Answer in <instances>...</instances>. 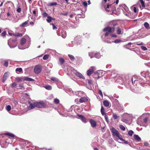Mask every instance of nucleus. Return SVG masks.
Segmentation results:
<instances>
[{
    "label": "nucleus",
    "instance_id": "obj_1",
    "mask_svg": "<svg viewBox=\"0 0 150 150\" xmlns=\"http://www.w3.org/2000/svg\"><path fill=\"white\" fill-rule=\"evenodd\" d=\"M117 24V23L114 21L111 22L110 24L111 27L108 26L103 29V31L104 32H106L105 34V36H107L110 34L111 33H113L115 30V27L116 26Z\"/></svg>",
    "mask_w": 150,
    "mask_h": 150
},
{
    "label": "nucleus",
    "instance_id": "obj_2",
    "mask_svg": "<svg viewBox=\"0 0 150 150\" xmlns=\"http://www.w3.org/2000/svg\"><path fill=\"white\" fill-rule=\"evenodd\" d=\"M112 4L111 3H108L106 5H105L104 6V8L105 10L108 12H111L113 11L112 8Z\"/></svg>",
    "mask_w": 150,
    "mask_h": 150
},
{
    "label": "nucleus",
    "instance_id": "obj_3",
    "mask_svg": "<svg viewBox=\"0 0 150 150\" xmlns=\"http://www.w3.org/2000/svg\"><path fill=\"white\" fill-rule=\"evenodd\" d=\"M42 68L39 65H37L35 66L34 69V72L36 74H39L41 71Z\"/></svg>",
    "mask_w": 150,
    "mask_h": 150
},
{
    "label": "nucleus",
    "instance_id": "obj_4",
    "mask_svg": "<svg viewBox=\"0 0 150 150\" xmlns=\"http://www.w3.org/2000/svg\"><path fill=\"white\" fill-rule=\"evenodd\" d=\"M36 107L38 108H41L45 106V104L42 101L35 102Z\"/></svg>",
    "mask_w": 150,
    "mask_h": 150
},
{
    "label": "nucleus",
    "instance_id": "obj_5",
    "mask_svg": "<svg viewBox=\"0 0 150 150\" xmlns=\"http://www.w3.org/2000/svg\"><path fill=\"white\" fill-rule=\"evenodd\" d=\"M111 131L114 135L116 136L119 138H120L119 133L116 130L114 127H112L111 129Z\"/></svg>",
    "mask_w": 150,
    "mask_h": 150
},
{
    "label": "nucleus",
    "instance_id": "obj_6",
    "mask_svg": "<svg viewBox=\"0 0 150 150\" xmlns=\"http://www.w3.org/2000/svg\"><path fill=\"white\" fill-rule=\"evenodd\" d=\"M8 34L11 36L21 37L22 36V34L21 33H16L15 34L11 33H8Z\"/></svg>",
    "mask_w": 150,
    "mask_h": 150
},
{
    "label": "nucleus",
    "instance_id": "obj_7",
    "mask_svg": "<svg viewBox=\"0 0 150 150\" xmlns=\"http://www.w3.org/2000/svg\"><path fill=\"white\" fill-rule=\"evenodd\" d=\"M116 32L117 34L120 35L123 33V30L122 29L120 28L119 27H118L116 29Z\"/></svg>",
    "mask_w": 150,
    "mask_h": 150
},
{
    "label": "nucleus",
    "instance_id": "obj_8",
    "mask_svg": "<svg viewBox=\"0 0 150 150\" xmlns=\"http://www.w3.org/2000/svg\"><path fill=\"white\" fill-rule=\"evenodd\" d=\"M94 70L93 67H92L91 69L88 70L86 72L88 76H89L91 75L94 72Z\"/></svg>",
    "mask_w": 150,
    "mask_h": 150
},
{
    "label": "nucleus",
    "instance_id": "obj_9",
    "mask_svg": "<svg viewBox=\"0 0 150 150\" xmlns=\"http://www.w3.org/2000/svg\"><path fill=\"white\" fill-rule=\"evenodd\" d=\"M90 123L93 127H95L96 126V122L93 120L91 119L90 120Z\"/></svg>",
    "mask_w": 150,
    "mask_h": 150
},
{
    "label": "nucleus",
    "instance_id": "obj_10",
    "mask_svg": "<svg viewBox=\"0 0 150 150\" xmlns=\"http://www.w3.org/2000/svg\"><path fill=\"white\" fill-rule=\"evenodd\" d=\"M8 72H6L4 74L3 80V82H4L7 78L8 76Z\"/></svg>",
    "mask_w": 150,
    "mask_h": 150
},
{
    "label": "nucleus",
    "instance_id": "obj_11",
    "mask_svg": "<svg viewBox=\"0 0 150 150\" xmlns=\"http://www.w3.org/2000/svg\"><path fill=\"white\" fill-rule=\"evenodd\" d=\"M87 100V98L85 97H83L81 98L80 99H79V102L80 103H82L83 102H85Z\"/></svg>",
    "mask_w": 150,
    "mask_h": 150
},
{
    "label": "nucleus",
    "instance_id": "obj_12",
    "mask_svg": "<svg viewBox=\"0 0 150 150\" xmlns=\"http://www.w3.org/2000/svg\"><path fill=\"white\" fill-rule=\"evenodd\" d=\"M134 139L140 142L141 140V139L140 137L138 136V135H134Z\"/></svg>",
    "mask_w": 150,
    "mask_h": 150
},
{
    "label": "nucleus",
    "instance_id": "obj_13",
    "mask_svg": "<svg viewBox=\"0 0 150 150\" xmlns=\"http://www.w3.org/2000/svg\"><path fill=\"white\" fill-rule=\"evenodd\" d=\"M54 18H52L51 16H47V21L48 22L50 23V22H51L52 20H54Z\"/></svg>",
    "mask_w": 150,
    "mask_h": 150
},
{
    "label": "nucleus",
    "instance_id": "obj_14",
    "mask_svg": "<svg viewBox=\"0 0 150 150\" xmlns=\"http://www.w3.org/2000/svg\"><path fill=\"white\" fill-rule=\"evenodd\" d=\"M35 107H36L35 103H30L29 106V108L30 109H31L34 108Z\"/></svg>",
    "mask_w": 150,
    "mask_h": 150
},
{
    "label": "nucleus",
    "instance_id": "obj_15",
    "mask_svg": "<svg viewBox=\"0 0 150 150\" xmlns=\"http://www.w3.org/2000/svg\"><path fill=\"white\" fill-rule=\"evenodd\" d=\"M16 40L14 38L13 39H10L8 41V44H9L10 43H15Z\"/></svg>",
    "mask_w": 150,
    "mask_h": 150
},
{
    "label": "nucleus",
    "instance_id": "obj_16",
    "mask_svg": "<svg viewBox=\"0 0 150 150\" xmlns=\"http://www.w3.org/2000/svg\"><path fill=\"white\" fill-rule=\"evenodd\" d=\"M79 117H80L81 120L84 122H86V119L82 115H79Z\"/></svg>",
    "mask_w": 150,
    "mask_h": 150
},
{
    "label": "nucleus",
    "instance_id": "obj_17",
    "mask_svg": "<svg viewBox=\"0 0 150 150\" xmlns=\"http://www.w3.org/2000/svg\"><path fill=\"white\" fill-rule=\"evenodd\" d=\"M28 21H25L24 22L22 23L20 27H23L24 26H26L28 23Z\"/></svg>",
    "mask_w": 150,
    "mask_h": 150
},
{
    "label": "nucleus",
    "instance_id": "obj_18",
    "mask_svg": "<svg viewBox=\"0 0 150 150\" xmlns=\"http://www.w3.org/2000/svg\"><path fill=\"white\" fill-rule=\"evenodd\" d=\"M103 103L104 105L106 107H108L109 105V103L108 101L106 100L103 101Z\"/></svg>",
    "mask_w": 150,
    "mask_h": 150
},
{
    "label": "nucleus",
    "instance_id": "obj_19",
    "mask_svg": "<svg viewBox=\"0 0 150 150\" xmlns=\"http://www.w3.org/2000/svg\"><path fill=\"white\" fill-rule=\"evenodd\" d=\"M76 75L80 78H81L83 79H85L84 77L83 76L82 74L79 72L77 73V74Z\"/></svg>",
    "mask_w": 150,
    "mask_h": 150
},
{
    "label": "nucleus",
    "instance_id": "obj_20",
    "mask_svg": "<svg viewBox=\"0 0 150 150\" xmlns=\"http://www.w3.org/2000/svg\"><path fill=\"white\" fill-rule=\"evenodd\" d=\"M26 41V39L25 38H22L21 41V45H23L25 42Z\"/></svg>",
    "mask_w": 150,
    "mask_h": 150
},
{
    "label": "nucleus",
    "instance_id": "obj_21",
    "mask_svg": "<svg viewBox=\"0 0 150 150\" xmlns=\"http://www.w3.org/2000/svg\"><path fill=\"white\" fill-rule=\"evenodd\" d=\"M144 26L147 29H148L149 28V24L146 22H145L144 23Z\"/></svg>",
    "mask_w": 150,
    "mask_h": 150
},
{
    "label": "nucleus",
    "instance_id": "obj_22",
    "mask_svg": "<svg viewBox=\"0 0 150 150\" xmlns=\"http://www.w3.org/2000/svg\"><path fill=\"white\" fill-rule=\"evenodd\" d=\"M44 87L48 90H51L52 89V87L49 85L45 86Z\"/></svg>",
    "mask_w": 150,
    "mask_h": 150
},
{
    "label": "nucleus",
    "instance_id": "obj_23",
    "mask_svg": "<svg viewBox=\"0 0 150 150\" xmlns=\"http://www.w3.org/2000/svg\"><path fill=\"white\" fill-rule=\"evenodd\" d=\"M139 1L141 3L142 6L143 8H144L145 7V5L144 1L143 0H139Z\"/></svg>",
    "mask_w": 150,
    "mask_h": 150
},
{
    "label": "nucleus",
    "instance_id": "obj_24",
    "mask_svg": "<svg viewBox=\"0 0 150 150\" xmlns=\"http://www.w3.org/2000/svg\"><path fill=\"white\" fill-rule=\"evenodd\" d=\"M88 54L91 58L94 57V54L92 52H89Z\"/></svg>",
    "mask_w": 150,
    "mask_h": 150
},
{
    "label": "nucleus",
    "instance_id": "obj_25",
    "mask_svg": "<svg viewBox=\"0 0 150 150\" xmlns=\"http://www.w3.org/2000/svg\"><path fill=\"white\" fill-rule=\"evenodd\" d=\"M131 9L133 11L134 13H136L137 11V10L136 8L134 6H132L131 7Z\"/></svg>",
    "mask_w": 150,
    "mask_h": 150
},
{
    "label": "nucleus",
    "instance_id": "obj_26",
    "mask_svg": "<svg viewBox=\"0 0 150 150\" xmlns=\"http://www.w3.org/2000/svg\"><path fill=\"white\" fill-rule=\"evenodd\" d=\"M122 42L121 40L120 39H116L115 40H114V41H112V42H114L115 43H120V42Z\"/></svg>",
    "mask_w": 150,
    "mask_h": 150
},
{
    "label": "nucleus",
    "instance_id": "obj_27",
    "mask_svg": "<svg viewBox=\"0 0 150 150\" xmlns=\"http://www.w3.org/2000/svg\"><path fill=\"white\" fill-rule=\"evenodd\" d=\"M23 79V78H22L18 77L16 78V81L18 82L21 81Z\"/></svg>",
    "mask_w": 150,
    "mask_h": 150
},
{
    "label": "nucleus",
    "instance_id": "obj_28",
    "mask_svg": "<svg viewBox=\"0 0 150 150\" xmlns=\"http://www.w3.org/2000/svg\"><path fill=\"white\" fill-rule=\"evenodd\" d=\"M11 109V106L10 105H8L6 107V110L8 111H9Z\"/></svg>",
    "mask_w": 150,
    "mask_h": 150
},
{
    "label": "nucleus",
    "instance_id": "obj_29",
    "mask_svg": "<svg viewBox=\"0 0 150 150\" xmlns=\"http://www.w3.org/2000/svg\"><path fill=\"white\" fill-rule=\"evenodd\" d=\"M68 56L69 57V58H70V59L71 60H74L75 58L73 55H71V54H68Z\"/></svg>",
    "mask_w": 150,
    "mask_h": 150
},
{
    "label": "nucleus",
    "instance_id": "obj_30",
    "mask_svg": "<svg viewBox=\"0 0 150 150\" xmlns=\"http://www.w3.org/2000/svg\"><path fill=\"white\" fill-rule=\"evenodd\" d=\"M133 132L131 130H129L128 132V134L130 136H132L133 133Z\"/></svg>",
    "mask_w": 150,
    "mask_h": 150
},
{
    "label": "nucleus",
    "instance_id": "obj_31",
    "mask_svg": "<svg viewBox=\"0 0 150 150\" xmlns=\"http://www.w3.org/2000/svg\"><path fill=\"white\" fill-rule=\"evenodd\" d=\"M57 4L56 2H52L50 3L48 6H52L54 5H56Z\"/></svg>",
    "mask_w": 150,
    "mask_h": 150
},
{
    "label": "nucleus",
    "instance_id": "obj_32",
    "mask_svg": "<svg viewBox=\"0 0 150 150\" xmlns=\"http://www.w3.org/2000/svg\"><path fill=\"white\" fill-rule=\"evenodd\" d=\"M16 71H19V72H21L22 71V69L21 68H18L16 69Z\"/></svg>",
    "mask_w": 150,
    "mask_h": 150
},
{
    "label": "nucleus",
    "instance_id": "obj_33",
    "mask_svg": "<svg viewBox=\"0 0 150 150\" xmlns=\"http://www.w3.org/2000/svg\"><path fill=\"white\" fill-rule=\"evenodd\" d=\"M6 134L7 135L12 137H13L15 136V135L14 134L9 133H7Z\"/></svg>",
    "mask_w": 150,
    "mask_h": 150
},
{
    "label": "nucleus",
    "instance_id": "obj_34",
    "mask_svg": "<svg viewBox=\"0 0 150 150\" xmlns=\"http://www.w3.org/2000/svg\"><path fill=\"white\" fill-rule=\"evenodd\" d=\"M120 127L121 129L122 130H125V127L122 125H120Z\"/></svg>",
    "mask_w": 150,
    "mask_h": 150
},
{
    "label": "nucleus",
    "instance_id": "obj_35",
    "mask_svg": "<svg viewBox=\"0 0 150 150\" xmlns=\"http://www.w3.org/2000/svg\"><path fill=\"white\" fill-rule=\"evenodd\" d=\"M49 57V55H45L44 56L43 59L44 60L47 59Z\"/></svg>",
    "mask_w": 150,
    "mask_h": 150
},
{
    "label": "nucleus",
    "instance_id": "obj_36",
    "mask_svg": "<svg viewBox=\"0 0 150 150\" xmlns=\"http://www.w3.org/2000/svg\"><path fill=\"white\" fill-rule=\"evenodd\" d=\"M113 117L115 119H117L118 117L116 114L114 113H113Z\"/></svg>",
    "mask_w": 150,
    "mask_h": 150
},
{
    "label": "nucleus",
    "instance_id": "obj_37",
    "mask_svg": "<svg viewBox=\"0 0 150 150\" xmlns=\"http://www.w3.org/2000/svg\"><path fill=\"white\" fill-rule=\"evenodd\" d=\"M94 57L96 58H100V56L99 54L98 53L94 54Z\"/></svg>",
    "mask_w": 150,
    "mask_h": 150
},
{
    "label": "nucleus",
    "instance_id": "obj_38",
    "mask_svg": "<svg viewBox=\"0 0 150 150\" xmlns=\"http://www.w3.org/2000/svg\"><path fill=\"white\" fill-rule=\"evenodd\" d=\"M23 87V84H19V87L17 86L16 87V88H20L21 89Z\"/></svg>",
    "mask_w": 150,
    "mask_h": 150
},
{
    "label": "nucleus",
    "instance_id": "obj_39",
    "mask_svg": "<svg viewBox=\"0 0 150 150\" xmlns=\"http://www.w3.org/2000/svg\"><path fill=\"white\" fill-rule=\"evenodd\" d=\"M6 31H4L1 34V36L2 37H5L6 35Z\"/></svg>",
    "mask_w": 150,
    "mask_h": 150
},
{
    "label": "nucleus",
    "instance_id": "obj_40",
    "mask_svg": "<svg viewBox=\"0 0 150 150\" xmlns=\"http://www.w3.org/2000/svg\"><path fill=\"white\" fill-rule=\"evenodd\" d=\"M107 1H110V0H102V4H105L106 3Z\"/></svg>",
    "mask_w": 150,
    "mask_h": 150
},
{
    "label": "nucleus",
    "instance_id": "obj_41",
    "mask_svg": "<svg viewBox=\"0 0 150 150\" xmlns=\"http://www.w3.org/2000/svg\"><path fill=\"white\" fill-rule=\"evenodd\" d=\"M59 61L62 64H63L64 61V59L62 58L59 59Z\"/></svg>",
    "mask_w": 150,
    "mask_h": 150
},
{
    "label": "nucleus",
    "instance_id": "obj_42",
    "mask_svg": "<svg viewBox=\"0 0 150 150\" xmlns=\"http://www.w3.org/2000/svg\"><path fill=\"white\" fill-rule=\"evenodd\" d=\"M16 86V84L15 83H12L11 87L12 88H14Z\"/></svg>",
    "mask_w": 150,
    "mask_h": 150
},
{
    "label": "nucleus",
    "instance_id": "obj_43",
    "mask_svg": "<svg viewBox=\"0 0 150 150\" xmlns=\"http://www.w3.org/2000/svg\"><path fill=\"white\" fill-rule=\"evenodd\" d=\"M82 4L85 7H86L87 6V3L86 2H83Z\"/></svg>",
    "mask_w": 150,
    "mask_h": 150
},
{
    "label": "nucleus",
    "instance_id": "obj_44",
    "mask_svg": "<svg viewBox=\"0 0 150 150\" xmlns=\"http://www.w3.org/2000/svg\"><path fill=\"white\" fill-rule=\"evenodd\" d=\"M54 102L56 104H58L59 103V100L57 99H55L54 100Z\"/></svg>",
    "mask_w": 150,
    "mask_h": 150
},
{
    "label": "nucleus",
    "instance_id": "obj_45",
    "mask_svg": "<svg viewBox=\"0 0 150 150\" xmlns=\"http://www.w3.org/2000/svg\"><path fill=\"white\" fill-rule=\"evenodd\" d=\"M72 73L76 74V75L77 74V73L78 72L77 71L74 69L72 71Z\"/></svg>",
    "mask_w": 150,
    "mask_h": 150
},
{
    "label": "nucleus",
    "instance_id": "obj_46",
    "mask_svg": "<svg viewBox=\"0 0 150 150\" xmlns=\"http://www.w3.org/2000/svg\"><path fill=\"white\" fill-rule=\"evenodd\" d=\"M42 15L44 17L47 16L48 14L46 12H44L42 13Z\"/></svg>",
    "mask_w": 150,
    "mask_h": 150
},
{
    "label": "nucleus",
    "instance_id": "obj_47",
    "mask_svg": "<svg viewBox=\"0 0 150 150\" xmlns=\"http://www.w3.org/2000/svg\"><path fill=\"white\" fill-rule=\"evenodd\" d=\"M29 78L28 77H23V80H26V81H28Z\"/></svg>",
    "mask_w": 150,
    "mask_h": 150
},
{
    "label": "nucleus",
    "instance_id": "obj_48",
    "mask_svg": "<svg viewBox=\"0 0 150 150\" xmlns=\"http://www.w3.org/2000/svg\"><path fill=\"white\" fill-rule=\"evenodd\" d=\"M51 79L53 81H57L58 80L56 78L53 77Z\"/></svg>",
    "mask_w": 150,
    "mask_h": 150
},
{
    "label": "nucleus",
    "instance_id": "obj_49",
    "mask_svg": "<svg viewBox=\"0 0 150 150\" xmlns=\"http://www.w3.org/2000/svg\"><path fill=\"white\" fill-rule=\"evenodd\" d=\"M51 25H52L53 29L54 30L56 29H57V28L55 26L54 24L51 23Z\"/></svg>",
    "mask_w": 150,
    "mask_h": 150
},
{
    "label": "nucleus",
    "instance_id": "obj_50",
    "mask_svg": "<svg viewBox=\"0 0 150 150\" xmlns=\"http://www.w3.org/2000/svg\"><path fill=\"white\" fill-rule=\"evenodd\" d=\"M4 65H5L6 67H7L8 66V61H6L4 63Z\"/></svg>",
    "mask_w": 150,
    "mask_h": 150
},
{
    "label": "nucleus",
    "instance_id": "obj_51",
    "mask_svg": "<svg viewBox=\"0 0 150 150\" xmlns=\"http://www.w3.org/2000/svg\"><path fill=\"white\" fill-rule=\"evenodd\" d=\"M61 15H64L65 16H67L68 14V13L67 12H65L64 13H60Z\"/></svg>",
    "mask_w": 150,
    "mask_h": 150
},
{
    "label": "nucleus",
    "instance_id": "obj_52",
    "mask_svg": "<svg viewBox=\"0 0 150 150\" xmlns=\"http://www.w3.org/2000/svg\"><path fill=\"white\" fill-rule=\"evenodd\" d=\"M105 118L106 120V121L107 122H108V116L107 115H105Z\"/></svg>",
    "mask_w": 150,
    "mask_h": 150
},
{
    "label": "nucleus",
    "instance_id": "obj_53",
    "mask_svg": "<svg viewBox=\"0 0 150 150\" xmlns=\"http://www.w3.org/2000/svg\"><path fill=\"white\" fill-rule=\"evenodd\" d=\"M141 48L142 49L144 50H147V48L146 47L144 46H142L141 47Z\"/></svg>",
    "mask_w": 150,
    "mask_h": 150
},
{
    "label": "nucleus",
    "instance_id": "obj_54",
    "mask_svg": "<svg viewBox=\"0 0 150 150\" xmlns=\"http://www.w3.org/2000/svg\"><path fill=\"white\" fill-rule=\"evenodd\" d=\"M17 11L18 13H20L21 11V9L20 8H18L17 10Z\"/></svg>",
    "mask_w": 150,
    "mask_h": 150
},
{
    "label": "nucleus",
    "instance_id": "obj_55",
    "mask_svg": "<svg viewBox=\"0 0 150 150\" xmlns=\"http://www.w3.org/2000/svg\"><path fill=\"white\" fill-rule=\"evenodd\" d=\"M148 118H145L144 119V122L145 123H146L147 121Z\"/></svg>",
    "mask_w": 150,
    "mask_h": 150
},
{
    "label": "nucleus",
    "instance_id": "obj_56",
    "mask_svg": "<svg viewBox=\"0 0 150 150\" xmlns=\"http://www.w3.org/2000/svg\"><path fill=\"white\" fill-rule=\"evenodd\" d=\"M111 36L112 37H117V35H116L115 34H111Z\"/></svg>",
    "mask_w": 150,
    "mask_h": 150
},
{
    "label": "nucleus",
    "instance_id": "obj_57",
    "mask_svg": "<svg viewBox=\"0 0 150 150\" xmlns=\"http://www.w3.org/2000/svg\"><path fill=\"white\" fill-rule=\"evenodd\" d=\"M88 84L91 85L92 83V82L91 80H88Z\"/></svg>",
    "mask_w": 150,
    "mask_h": 150
},
{
    "label": "nucleus",
    "instance_id": "obj_58",
    "mask_svg": "<svg viewBox=\"0 0 150 150\" xmlns=\"http://www.w3.org/2000/svg\"><path fill=\"white\" fill-rule=\"evenodd\" d=\"M99 94L100 96H103V95L102 92L100 90L99 91Z\"/></svg>",
    "mask_w": 150,
    "mask_h": 150
},
{
    "label": "nucleus",
    "instance_id": "obj_59",
    "mask_svg": "<svg viewBox=\"0 0 150 150\" xmlns=\"http://www.w3.org/2000/svg\"><path fill=\"white\" fill-rule=\"evenodd\" d=\"M101 113L103 115H107L106 113L104 112V111L101 112Z\"/></svg>",
    "mask_w": 150,
    "mask_h": 150
},
{
    "label": "nucleus",
    "instance_id": "obj_60",
    "mask_svg": "<svg viewBox=\"0 0 150 150\" xmlns=\"http://www.w3.org/2000/svg\"><path fill=\"white\" fill-rule=\"evenodd\" d=\"M144 145L146 146H147L149 145V144L147 142H145L144 143Z\"/></svg>",
    "mask_w": 150,
    "mask_h": 150
},
{
    "label": "nucleus",
    "instance_id": "obj_61",
    "mask_svg": "<svg viewBox=\"0 0 150 150\" xmlns=\"http://www.w3.org/2000/svg\"><path fill=\"white\" fill-rule=\"evenodd\" d=\"M104 108L103 106H102L101 109V112L104 111Z\"/></svg>",
    "mask_w": 150,
    "mask_h": 150
},
{
    "label": "nucleus",
    "instance_id": "obj_62",
    "mask_svg": "<svg viewBox=\"0 0 150 150\" xmlns=\"http://www.w3.org/2000/svg\"><path fill=\"white\" fill-rule=\"evenodd\" d=\"M33 13L34 15V16H36V11L35 10H34L33 11Z\"/></svg>",
    "mask_w": 150,
    "mask_h": 150
},
{
    "label": "nucleus",
    "instance_id": "obj_63",
    "mask_svg": "<svg viewBox=\"0 0 150 150\" xmlns=\"http://www.w3.org/2000/svg\"><path fill=\"white\" fill-rule=\"evenodd\" d=\"M34 80L33 79L29 78L28 81H34Z\"/></svg>",
    "mask_w": 150,
    "mask_h": 150
},
{
    "label": "nucleus",
    "instance_id": "obj_64",
    "mask_svg": "<svg viewBox=\"0 0 150 150\" xmlns=\"http://www.w3.org/2000/svg\"><path fill=\"white\" fill-rule=\"evenodd\" d=\"M30 24L31 25H32V26H33V25H34V23L33 22H30Z\"/></svg>",
    "mask_w": 150,
    "mask_h": 150
}]
</instances>
